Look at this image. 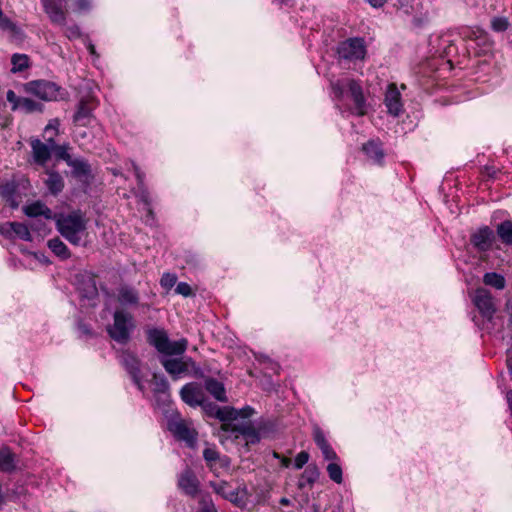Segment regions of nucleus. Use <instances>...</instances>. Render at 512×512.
<instances>
[{"label":"nucleus","instance_id":"5","mask_svg":"<svg viewBox=\"0 0 512 512\" xmlns=\"http://www.w3.org/2000/svg\"><path fill=\"white\" fill-rule=\"evenodd\" d=\"M339 58L347 61L363 60L367 49L363 38H349L339 43L337 48Z\"/></svg>","mask_w":512,"mask_h":512},{"label":"nucleus","instance_id":"12","mask_svg":"<svg viewBox=\"0 0 512 512\" xmlns=\"http://www.w3.org/2000/svg\"><path fill=\"white\" fill-rule=\"evenodd\" d=\"M0 234L6 238H13L14 236L24 241H31V233L27 225L19 222H6L0 225Z\"/></svg>","mask_w":512,"mask_h":512},{"label":"nucleus","instance_id":"21","mask_svg":"<svg viewBox=\"0 0 512 512\" xmlns=\"http://www.w3.org/2000/svg\"><path fill=\"white\" fill-rule=\"evenodd\" d=\"M188 362L193 363L190 359L188 361H182L180 359H165L162 361V364L169 374L179 376L188 370Z\"/></svg>","mask_w":512,"mask_h":512},{"label":"nucleus","instance_id":"43","mask_svg":"<svg viewBox=\"0 0 512 512\" xmlns=\"http://www.w3.org/2000/svg\"><path fill=\"white\" fill-rule=\"evenodd\" d=\"M129 165V168L133 169L135 176L138 181L139 189L143 188L144 185V174L140 171L139 167L134 162L127 163V166Z\"/></svg>","mask_w":512,"mask_h":512},{"label":"nucleus","instance_id":"31","mask_svg":"<svg viewBox=\"0 0 512 512\" xmlns=\"http://www.w3.org/2000/svg\"><path fill=\"white\" fill-rule=\"evenodd\" d=\"M68 166L73 169V173L77 176H86L90 173L89 164L81 158H73L69 161Z\"/></svg>","mask_w":512,"mask_h":512},{"label":"nucleus","instance_id":"59","mask_svg":"<svg viewBox=\"0 0 512 512\" xmlns=\"http://www.w3.org/2000/svg\"><path fill=\"white\" fill-rule=\"evenodd\" d=\"M290 462H291V461H290V459H288V458H284V459H283V461H282V464H283L285 467H288V466H289V464H290Z\"/></svg>","mask_w":512,"mask_h":512},{"label":"nucleus","instance_id":"18","mask_svg":"<svg viewBox=\"0 0 512 512\" xmlns=\"http://www.w3.org/2000/svg\"><path fill=\"white\" fill-rule=\"evenodd\" d=\"M121 362L131 374L134 383L138 386L139 389H142L141 380L139 377V361L138 359L129 352H124L121 356Z\"/></svg>","mask_w":512,"mask_h":512},{"label":"nucleus","instance_id":"46","mask_svg":"<svg viewBox=\"0 0 512 512\" xmlns=\"http://www.w3.org/2000/svg\"><path fill=\"white\" fill-rule=\"evenodd\" d=\"M64 33L69 39H76L81 35L80 29L77 25L66 27Z\"/></svg>","mask_w":512,"mask_h":512},{"label":"nucleus","instance_id":"40","mask_svg":"<svg viewBox=\"0 0 512 512\" xmlns=\"http://www.w3.org/2000/svg\"><path fill=\"white\" fill-rule=\"evenodd\" d=\"M203 457H204L205 461L207 462V464L209 466H212L213 463H215L217 461V459L219 458V454L215 449L206 448L203 451Z\"/></svg>","mask_w":512,"mask_h":512},{"label":"nucleus","instance_id":"30","mask_svg":"<svg viewBox=\"0 0 512 512\" xmlns=\"http://www.w3.org/2000/svg\"><path fill=\"white\" fill-rule=\"evenodd\" d=\"M483 282L486 285L494 287L498 290L504 289L506 284L505 278L502 275L495 272H489L484 274Z\"/></svg>","mask_w":512,"mask_h":512},{"label":"nucleus","instance_id":"17","mask_svg":"<svg viewBox=\"0 0 512 512\" xmlns=\"http://www.w3.org/2000/svg\"><path fill=\"white\" fill-rule=\"evenodd\" d=\"M494 240V233L489 227H483L472 234L471 242L480 251H487L491 248Z\"/></svg>","mask_w":512,"mask_h":512},{"label":"nucleus","instance_id":"15","mask_svg":"<svg viewBox=\"0 0 512 512\" xmlns=\"http://www.w3.org/2000/svg\"><path fill=\"white\" fill-rule=\"evenodd\" d=\"M178 486L185 494L194 497L199 490V481L190 469H186L178 478Z\"/></svg>","mask_w":512,"mask_h":512},{"label":"nucleus","instance_id":"42","mask_svg":"<svg viewBox=\"0 0 512 512\" xmlns=\"http://www.w3.org/2000/svg\"><path fill=\"white\" fill-rule=\"evenodd\" d=\"M309 461V454L306 451H301L295 457V468L301 469Z\"/></svg>","mask_w":512,"mask_h":512},{"label":"nucleus","instance_id":"26","mask_svg":"<svg viewBox=\"0 0 512 512\" xmlns=\"http://www.w3.org/2000/svg\"><path fill=\"white\" fill-rule=\"evenodd\" d=\"M363 151L366 155L376 163H381L384 158L383 150L380 144L370 141L363 146Z\"/></svg>","mask_w":512,"mask_h":512},{"label":"nucleus","instance_id":"54","mask_svg":"<svg viewBox=\"0 0 512 512\" xmlns=\"http://www.w3.org/2000/svg\"><path fill=\"white\" fill-rule=\"evenodd\" d=\"M372 7L379 8L382 7L387 0H366Z\"/></svg>","mask_w":512,"mask_h":512},{"label":"nucleus","instance_id":"14","mask_svg":"<svg viewBox=\"0 0 512 512\" xmlns=\"http://www.w3.org/2000/svg\"><path fill=\"white\" fill-rule=\"evenodd\" d=\"M45 13L48 15L52 23L61 26L65 25L66 13L62 8V4L56 0H42Z\"/></svg>","mask_w":512,"mask_h":512},{"label":"nucleus","instance_id":"56","mask_svg":"<svg viewBox=\"0 0 512 512\" xmlns=\"http://www.w3.org/2000/svg\"><path fill=\"white\" fill-rule=\"evenodd\" d=\"M507 365L510 373L512 374V352L508 353Z\"/></svg>","mask_w":512,"mask_h":512},{"label":"nucleus","instance_id":"2","mask_svg":"<svg viewBox=\"0 0 512 512\" xmlns=\"http://www.w3.org/2000/svg\"><path fill=\"white\" fill-rule=\"evenodd\" d=\"M331 87L334 95L341 99L346 90L349 91L350 96L354 102V112L359 116H363L367 112L366 101L363 95V90L359 82L351 78H341L331 82Z\"/></svg>","mask_w":512,"mask_h":512},{"label":"nucleus","instance_id":"20","mask_svg":"<svg viewBox=\"0 0 512 512\" xmlns=\"http://www.w3.org/2000/svg\"><path fill=\"white\" fill-rule=\"evenodd\" d=\"M205 389L220 402H227V396L224 385L214 378L205 380Z\"/></svg>","mask_w":512,"mask_h":512},{"label":"nucleus","instance_id":"1","mask_svg":"<svg viewBox=\"0 0 512 512\" xmlns=\"http://www.w3.org/2000/svg\"><path fill=\"white\" fill-rule=\"evenodd\" d=\"M57 228L60 234L72 245L79 246L84 243L86 221L77 212L60 216L57 219Z\"/></svg>","mask_w":512,"mask_h":512},{"label":"nucleus","instance_id":"28","mask_svg":"<svg viewBox=\"0 0 512 512\" xmlns=\"http://www.w3.org/2000/svg\"><path fill=\"white\" fill-rule=\"evenodd\" d=\"M48 247L50 250L61 259H67L70 257V252L67 246L59 239L53 238L48 241Z\"/></svg>","mask_w":512,"mask_h":512},{"label":"nucleus","instance_id":"41","mask_svg":"<svg viewBox=\"0 0 512 512\" xmlns=\"http://www.w3.org/2000/svg\"><path fill=\"white\" fill-rule=\"evenodd\" d=\"M175 292L184 297H189L192 295V289L189 284L185 282H180L177 284Z\"/></svg>","mask_w":512,"mask_h":512},{"label":"nucleus","instance_id":"55","mask_svg":"<svg viewBox=\"0 0 512 512\" xmlns=\"http://www.w3.org/2000/svg\"><path fill=\"white\" fill-rule=\"evenodd\" d=\"M44 226L45 224L42 223L41 221H37V223H31V228L36 229L38 231H42Z\"/></svg>","mask_w":512,"mask_h":512},{"label":"nucleus","instance_id":"50","mask_svg":"<svg viewBox=\"0 0 512 512\" xmlns=\"http://www.w3.org/2000/svg\"><path fill=\"white\" fill-rule=\"evenodd\" d=\"M75 10L78 12L86 11L90 8L89 0H75L74 1Z\"/></svg>","mask_w":512,"mask_h":512},{"label":"nucleus","instance_id":"47","mask_svg":"<svg viewBox=\"0 0 512 512\" xmlns=\"http://www.w3.org/2000/svg\"><path fill=\"white\" fill-rule=\"evenodd\" d=\"M322 451V454L326 460H335L337 459V455L335 451L332 449V447L327 444L320 448Z\"/></svg>","mask_w":512,"mask_h":512},{"label":"nucleus","instance_id":"3","mask_svg":"<svg viewBox=\"0 0 512 512\" xmlns=\"http://www.w3.org/2000/svg\"><path fill=\"white\" fill-rule=\"evenodd\" d=\"M148 341L160 353L166 355H181L188 345V341L184 338L178 341H170L163 329L156 328L148 331Z\"/></svg>","mask_w":512,"mask_h":512},{"label":"nucleus","instance_id":"9","mask_svg":"<svg viewBox=\"0 0 512 512\" xmlns=\"http://www.w3.org/2000/svg\"><path fill=\"white\" fill-rule=\"evenodd\" d=\"M474 304L480 313L486 318H491L496 311L491 293L484 288H478L475 291Z\"/></svg>","mask_w":512,"mask_h":512},{"label":"nucleus","instance_id":"61","mask_svg":"<svg viewBox=\"0 0 512 512\" xmlns=\"http://www.w3.org/2000/svg\"><path fill=\"white\" fill-rule=\"evenodd\" d=\"M0 127H3V122L0 120Z\"/></svg>","mask_w":512,"mask_h":512},{"label":"nucleus","instance_id":"11","mask_svg":"<svg viewBox=\"0 0 512 512\" xmlns=\"http://www.w3.org/2000/svg\"><path fill=\"white\" fill-rule=\"evenodd\" d=\"M116 300L123 308L137 307L140 295L137 289L129 285H121L116 292Z\"/></svg>","mask_w":512,"mask_h":512},{"label":"nucleus","instance_id":"51","mask_svg":"<svg viewBox=\"0 0 512 512\" xmlns=\"http://www.w3.org/2000/svg\"><path fill=\"white\" fill-rule=\"evenodd\" d=\"M7 100L13 104V109H17L18 108V101L20 100L19 97H17V95L15 94V92L13 90H9L7 92Z\"/></svg>","mask_w":512,"mask_h":512},{"label":"nucleus","instance_id":"39","mask_svg":"<svg viewBox=\"0 0 512 512\" xmlns=\"http://www.w3.org/2000/svg\"><path fill=\"white\" fill-rule=\"evenodd\" d=\"M59 126V121L57 119L51 120L44 129V137L47 140V137L52 136V139L54 140V136L57 134Z\"/></svg>","mask_w":512,"mask_h":512},{"label":"nucleus","instance_id":"49","mask_svg":"<svg viewBox=\"0 0 512 512\" xmlns=\"http://www.w3.org/2000/svg\"><path fill=\"white\" fill-rule=\"evenodd\" d=\"M154 380L156 382V390L165 394L169 388L168 383L165 379H158L157 376H154Z\"/></svg>","mask_w":512,"mask_h":512},{"label":"nucleus","instance_id":"24","mask_svg":"<svg viewBox=\"0 0 512 512\" xmlns=\"http://www.w3.org/2000/svg\"><path fill=\"white\" fill-rule=\"evenodd\" d=\"M44 183L47 189L53 195H57L60 193L64 187V181L60 174L52 171H48L46 173V177L44 178Z\"/></svg>","mask_w":512,"mask_h":512},{"label":"nucleus","instance_id":"52","mask_svg":"<svg viewBox=\"0 0 512 512\" xmlns=\"http://www.w3.org/2000/svg\"><path fill=\"white\" fill-rule=\"evenodd\" d=\"M200 512H217V510L210 501L203 499L202 508Z\"/></svg>","mask_w":512,"mask_h":512},{"label":"nucleus","instance_id":"23","mask_svg":"<svg viewBox=\"0 0 512 512\" xmlns=\"http://www.w3.org/2000/svg\"><path fill=\"white\" fill-rule=\"evenodd\" d=\"M24 213L28 217L43 216L45 219H52V211L43 203L37 201L24 207Z\"/></svg>","mask_w":512,"mask_h":512},{"label":"nucleus","instance_id":"45","mask_svg":"<svg viewBox=\"0 0 512 512\" xmlns=\"http://www.w3.org/2000/svg\"><path fill=\"white\" fill-rule=\"evenodd\" d=\"M304 475L307 477V480L309 483H313L319 477V471L315 466L314 467L309 466L305 470Z\"/></svg>","mask_w":512,"mask_h":512},{"label":"nucleus","instance_id":"58","mask_svg":"<svg viewBox=\"0 0 512 512\" xmlns=\"http://www.w3.org/2000/svg\"><path fill=\"white\" fill-rule=\"evenodd\" d=\"M280 504L283 505V506H287L290 504V500L287 499V498H281L280 499Z\"/></svg>","mask_w":512,"mask_h":512},{"label":"nucleus","instance_id":"60","mask_svg":"<svg viewBox=\"0 0 512 512\" xmlns=\"http://www.w3.org/2000/svg\"><path fill=\"white\" fill-rule=\"evenodd\" d=\"M56 2H59L60 4H63L66 2V0H56Z\"/></svg>","mask_w":512,"mask_h":512},{"label":"nucleus","instance_id":"27","mask_svg":"<svg viewBox=\"0 0 512 512\" xmlns=\"http://www.w3.org/2000/svg\"><path fill=\"white\" fill-rule=\"evenodd\" d=\"M14 468V454L8 448L0 449V470L11 472Z\"/></svg>","mask_w":512,"mask_h":512},{"label":"nucleus","instance_id":"13","mask_svg":"<svg viewBox=\"0 0 512 512\" xmlns=\"http://www.w3.org/2000/svg\"><path fill=\"white\" fill-rule=\"evenodd\" d=\"M168 429L173 433L175 437L186 441L190 445H192L195 441L194 431L190 429L181 419L170 420L168 423Z\"/></svg>","mask_w":512,"mask_h":512},{"label":"nucleus","instance_id":"7","mask_svg":"<svg viewBox=\"0 0 512 512\" xmlns=\"http://www.w3.org/2000/svg\"><path fill=\"white\" fill-rule=\"evenodd\" d=\"M384 104L390 115L397 117L403 112L401 93L395 83H390L384 97Z\"/></svg>","mask_w":512,"mask_h":512},{"label":"nucleus","instance_id":"25","mask_svg":"<svg viewBox=\"0 0 512 512\" xmlns=\"http://www.w3.org/2000/svg\"><path fill=\"white\" fill-rule=\"evenodd\" d=\"M209 410L215 413L216 418H218L222 422L234 421L237 420V412L235 408L232 407H218L216 405L209 404Z\"/></svg>","mask_w":512,"mask_h":512},{"label":"nucleus","instance_id":"33","mask_svg":"<svg viewBox=\"0 0 512 512\" xmlns=\"http://www.w3.org/2000/svg\"><path fill=\"white\" fill-rule=\"evenodd\" d=\"M82 296L88 299L89 301H93L92 305L95 304L94 300L98 296V290L93 279H89L86 288L82 292Z\"/></svg>","mask_w":512,"mask_h":512},{"label":"nucleus","instance_id":"36","mask_svg":"<svg viewBox=\"0 0 512 512\" xmlns=\"http://www.w3.org/2000/svg\"><path fill=\"white\" fill-rule=\"evenodd\" d=\"M177 281V276L173 273H164L161 277L160 284L163 288L171 289Z\"/></svg>","mask_w":512,"mask_h":512},{"label":"nucleus","instance_id":"35","mask_svg":"<svg viewBox=\"0 0 512 512\" xmlns=\"http://www.w3.org/2000/svg\"><path fill=\"white\" fill-rule=\"evenodd\" d=\"M17 103L19 104L17 109H22L25 112L35 111L38 107V104L29 98H20Z\"/></svg>","mask_w":512,"mask_h":512},{"label":"nucleus","instance_id":"44","mask_svg":"<svg viewBox=\"0 0 512 512\" xmlns=\"http://www.w3.org/2000/svg\"><path fill=\"white\" fill-rule=\"evenodd\" d=\"M314 441L319 448L329 444L325 439L324 433L319 428L314 430Z\"/></svg>","mask_w":512,"mask_h":512},{"label":"nucleus","instance_id":"4","mask_svg":"<svg viewBox=\"0 0 512 512\" xmlns=\"http://www.w3.org/2000/svg\"><path fill=\"white\" fill-rule=\"evenodd\" d=\"M113 320V324L107 328L108 334L116 342L126 343L135 326L133 316L123 309H116Z\"/></svg>","mask_w":512,"mask_h":512},{"label":"nucleus","instance_id":"53","mask_svg":"<svg viewBox=\"0 0 512 512\" xmlns=\"http://www.w3.org/2000/svg\"><path fill=\"white\" fill-rule=\"evenodd\" d=\"M0 27L3 29L12 28V22L7 17H3L2 14L0 15Z\"/></svg>","mask_w":512,"mask_h":512},{"label":"nucleus","instance_id":"34","mask_svg":"<svg viewBox=\"0 0 512 512\" xmlns=\"http://www.w3.org/2000/svg\"><path fill=\"white\" fill-rule=\"evenodd\" d=\"M330 479L338 484L342 482V469L337 463H330L327 466Z\"/></svg>","mask_w":512,"mask_h":512},{"label":"nucleus","instance_id":"48","mask_svg":"<svg viewBox=\"0 0 512 512\" xmlns=\"http://www.w3.org/2000/svg\"><path fill=\"white\" fill-rule=\"evenodd\" d=\"M236 412H237V419H239V418L247 419L254 414V409L251 408L250 406H246L242 409H236Z\"/></svg>","mask_w":512,"mask_h":512},{"label":"nucleus","instance_id":"8","mask_svg":"<svg viewBox=\"0 0 512 512\" xmlns=\"http://www.w3.org/2000/svg\"><path fill=\"white\" fill-rule=\"evenodd\" d=\"M182 400L190 406H204L205 394L202 386L198 383H188L181 389Z\"/></svg>","mask_w":512,"mask_h":512},{"label":"nucleus","instance_id":"29","mask_svg":"<svg viewBox=\"0 0 512 512\" xmlns=\"http://www.w3.org/2000/svg\"><path fill=\"white\" fill-rule=\"evenodd\" d=\"M497 235L506 245H512V222L506 220L497 226Z\"/></svg>","mask_w":512,"mask_h":512},{"label":"nucleus","instance_id":"6","mask_svg":"<svg viewBox=\"0 0 512 512\" xmlns=\"http://www.w3.org/2000/svg\"><path fill=\"white\" fill-rule=\"evenodd\" d=\"M25 90L47 101L55 100L58 96V87L56 84L45 80L30 81L25 84Z\"/></svg>","mask_w":512,"mask_h":512},{"label":"nucleus","instance_id":"19","mask_svg":"<svg viewBox=\"0 0 512 512\" xmlns=\"http://www.w3.org/2000/svg\"><path fill=\"white\" fill-rule=\"evenodd\" d=\"M234 431L237 432L236 438L242 437L246 445H254L260 441V436L257 430L250 424H243L235 427Z\"/></svg>","mask_w":512,"mask_h":512},{"label":"nucleus","instance_id":"57","mask_svg":"<svg viewBox=\"0 0 512 512\" xmlns=\"http://www.w3.org/2000/svg\"><path fill=\"white\" fill-rule=\"evenodd\" d=\"M87 48L92 55H96L95 46L92 43H89Z\"/></svg>","mask_w":512,"mask_h":512},{"label":"nucleus","instance_id":"32","mask_svg":"<svg viewBox=\"0 0 512 512\" xmlns=\"http://www.w3.org/2000/svg\"><path fill=\"white\" fill-rule=\"evenodd\" d=\"M12 63V72H21L28 68L29 59L25 54H14L11 59Z\"/></svg>","mask_w":512,"mask_h":512},{"label":"nucleus","instance_id":"38","mask_svg":"<svg viewBox=\"0 0 512 512\" xmlns=\"http://www.w3.org/2000/svg\"><path fill=\"white\" fill-rule=\"evenodd\" d=\"M53 151L56 152L58 158L64 160L67 164L72 159V156L68 152V147L65 145H54Z\"/></svg>","mask_w":512,"mask_h":512},{"label":"nucleus","instance_id":"37","mask_svg":"<svg viewBox=\"0 0 512 512\" xmlns=\"http://www.w3.org/2000/svg\"><path fill=\"white\" fill-rule=\"evenodd\" d=\"M491 25L495 31L502 32L508 28L509 22L505 17H496L492 19Z\"/></svg>","mask_w":512,"mask_h":512},{"label":"nucleus","instance_id":"22","mask_svg":"<svg viewBox=\"0 0 512 512\" xmlns=\"http://www.w3.org/2000/svg\"><path fill=\"white\" fill-rule=\"evenodd\" d=\"M211 486L213 490L224 499L229 500L232 503L238 502V493L235 489L231 488L227 482H213L211 483Z\"/></svg>","mask_w":512,"mask_h":512},{"label":"nucleus","instance_id":"16","mask_svg":"<svg viewBox=\"0 0 512 512\" xmlns=\"http://www.w3.org/2000/svg\"><path fill=\"white\" fill-rule=\"evenodd\" d=\"M95 106L96 104L92 98L82 99L74 115V122L82 126L88 125L91 121L92 111Z\"/></svg>","mask_w":512,"mask_h":512},{"label":"nucleus","instance_id":"10","mask_svg":"<svg viewBox=\"0 0 512 512\" xmlns=\"http://www.w3.org/2000/svg\"><path fill=\"white\" fill-rule=\"evenodd\" d=\"M47 143H43L38 139L31 142L33 157L38 164H45L51 157V151L54 149L55 141L52 136L47 137Z\"/></svg>","mask_w":512,"mask_h":512}]
</instances>
